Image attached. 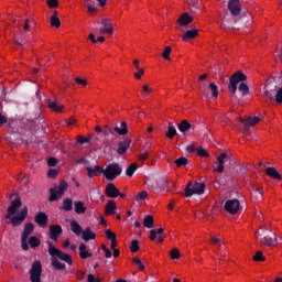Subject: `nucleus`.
Listing matches in <instances>:
<instances>
[{"label": "nucleus", "instance_id": "obj_1", "mask_svg": "<svg viewBox=\"0 0 282 282\" xmlns=\"http://www.w3.org/2000/svg\"><path fill=\"white\" fill-rule=\"evenodd\" d=\"M11 199H12L11 205L7 209L8 214L6 215V219H10V224L12 225V227L17 228V227H20L23 224V221H25V219L29 215V209L26 206H24L18 216H13V215H15L17 210L19 208H21L22 200H21V197L19 196V194H12Z\"/></svg>", "mask_w": 282, "mask_h": 282}, {"label": "nucleus", "instance_id": "obj_2", "mask_svg": "<svg viewBox=\"0 0 282 282\" xmlns=\"http://www.w3.org/2000/svg\"><path fill=\"white\" fill-rule=\"evenodd\" d=\"M48 246V254L52 258V267L56 271H62L66 269V264L72 265L73 259L72 256L68 253L63 252L62 250H58L55 246L52 245V242H47ZM65 262L62 263L61 261Z\"/></svg>", "mask_w": 282, "mask_h": 282}, {"label": "nucleus", "instance_id": "obj_3", "mask_svg": "<svg viewBox=\"0 0 282 282\" xmlns=\"http://www.w3.org/2000/svg\"><path fill=\"white\" fill-rule=\"evenodd\" d=\"M267 91H264V97L267 100H272L275 96V101L282 104V75L278 74L267 80Z\"/></svg>", "mask_w": 282, "mask_h": 282}, {"label": "nucleus", "instance_id": "obj_4", "mask_svg": "<svg viewBox=\"0 0 282 282\" xmlns=\"http://www.w3.org/2000/svg\"><path fill=\"white\" fill-rule=\"evenodd\" d=\"M256 239H260V243L267 247H275L279 243L276 234L268 227L262 230V234L260 231L256 232Z\"/></svg>", "mask_w": 282, "mask_h": 282}, {"label": "nucleus", "instance_id": "obj_5", "mask_svg": "<svg viewBox=\"0 0 282 282\" xmlns=\"http://www.w3.org/2000/svg\"><path fill=\"white\" fill-rule=\"evenodd\" d=\"M67 186L68 184L66 183V181H61L58 186L50 188L51 196L48 200L58 202V199H61L63 195H65V191H67Z\"/></svg>", "mask_w": 282, "mask_h": 282}, {"label": "nucleus", "instance_id": "obj_6", "mask_svg": "<svg viewBox=\"0 0 282 282\" xmlns=\"http://www.w3.org/2000/svg\"><path fill=\"white\" fill-rule=\"evenodd\" d=\"M105 177L109 180V182H113L115 178L119 177L122 173V169L118 163H111L107 165V167L102 171Z\"/></svg>", "mask_w": 282, "mask_h": 282}, {"label": "nucleus", "instance_id": "obj_7", "mask_svg": "<svg viewBox=\"0 0 282 282\" xmlns=\"http://www.w3.org/2000/svg\"><path fill=\"white\" fill-rule=\"evenodd\" d=\"M204 188H205L204 183H198V182L193 183L191 181L185 188V196L192 197V195H203Z\"/></svg>", "mask_w": 282, "mask_h": 282}, {"label": "nucleus", "instance_id": "obj_8", "mask_svg": "<svg viewBox=\"0 0 282 282\" xmlns=\"http://www.w3.org/2000/svg\"><path fill=\"white\" fill-rule=\"evenodd\" d=\"M247 75L243 74L242 72H237L236 74H234L231 77H230V82H229V90L232 93V94H236L237 93V89H238V84L239 83H242V82H246L247 80Z\"/></svg>", "mask_w": 282, "mask_h": 282}, {"label": "nucleus", "instance_id": "obj_9", "mask_svg": "<svg viewBox=\"0 0 282 282\" xmlns=\"http://www.w3.org/2000/svg\"><path fill=\"white\" fill-rule=\"evenodd\" d=\"M42 276V264L40 261H34L30 270V280L31 282H41Z\"/></svg>", "mask_w": 282, "mask_h": 282}, {"label": "nucleus", "instance_id": "obj_10", "mask_svg": "<svg viewBox=\"0 0 282 282\" xmlns=\"http://www.w3.org/2000/svg\"><path fill=\"white\" fill-rule=\"evenodd\" d=\"M32 23V21L30 19H25L24 20V24H23V30L25 31V33H23L22 31H20V33L17 35L14 34V44H17L18 46H20L21 48H23V44L20 42V37L21 40H26L29 37V34L26 33V31H29L30 29V24Z\"/></svg>", "mask_w": 282, "mask_h": 282}, {"label": "nucleus", "instance_id": "obj_11", "mask_svg": "<svg viewBox=\"0 0 282 282\" xmlns=\"http://www.w3.org/2000/svg\"><path fill=\"white\" fill-rule=\"evenodd\" d=\"M240 208V202L237 198L229 199L225 204V210L230 215H236Z\"/></svg>", "mask_w": 282, "mask_h": 282}, {"label": "nucleus", "instance_id": "obj_12", "mask_svg": "<svg viewBox=\"0 0 282 282\" xmlns=\"http://www.w3.org/2000/svg\"><path fill=\"white\" fill-rule=\"evenodd\" d=\"M62 234H63V229L59 225L50 226L48 237L52 241L57 242Z\"/></svg>", "mask_w": 282, "mask_h": 282}, {"label": "nucleus", "instance_id": "obj_13", "mask_svg": "<svg viewBox=\"0 0 282 282\" xmlns=\"http://www.w3.org/2000/svg\"><path fill=\"white\" fill-rule=\"evenodd\" d=\"M34 221L40 228L45 229L48 224V216L44 212H39L34 217Z\"/></svg>", "mask_w": 282, "mask_h": 282}, {"label": "nucleus", "instance_id": "obj_14", "mask_svg": "<svg viewBox=\"0 0 282 282\" xmlns=\"http://www.w3.org/2000/svg\"><path fill=\"white\" fill-rule=\"evenodd\" d=\"M228 160H230V156L227 153H221L218 158H217V164H219V166L216 169L214 167V173H224L225 171V162H228Z\"/></svg>", "mask_w": 282, "mask_h": 282}, {"label": "nucleus", "instance_id": "obj_15", "mask_svg": "<svg viewBox=\"0 0 282 282\" xmlns=\"http://www.w3.org/2000/svg\"><path fill=\"white\" fill-rule=\"evenodd\" d=\"M131 142L132 140L130 138H127L123 141H120L117 150L118 155H126L128 149H130L131 147Z\"/></svg>", "mask_w": 282, "mask_h": 282}, {"label": "nucleus", "instance_id": "obj_16", "mask_svg": "<svg viewBox=\"0 0 282 282\" xmlns=\"http://www.w3.org/2000/svg\"><path fill=\"white\" fill-rule=\"evenodd\" d=\"M106 195L107 197L115 199L116 197H119L120 192L113 183H109L106 187Z\"/></svg>", "mask_w": 282, "mask_h": 282}, {"label": "nucleus", "instance_id": "obj_17", "mask_svg": "<svg viewBox=\"0 0 282 282\" xmlns=\"http://www.w3.org/2000/svg\"><path fill=\"white\" fill-rule=\"evenodd\" d=\"M86 170H87V175L89 178L98 177L99 175H101L102 171H105L99 165H95L94 167L87 166Z\"/></svg>", "mask_w": 282, "mask_h": 282}, {"label": "nucleus", "instance_id": "obj_18", "mask_svg": "<svg viewBox=\"0 0 282 282\" xmlns=\"http://www.w3.org/2000/svg\"><path fill=\"white\" fill-rule=\"evenodd\" d=\"M193 21H194V18H193L189 13L185 12V13H183V14L178 18L177 23H178L181 26H186V25L191 24Z\"/></svg>", "mask_w": 282, "mask_h": 282}, {"label": "nucleus", "instance_id": "obj_19", "mask_svg": "<svg viewBox=\"0 0 282 282\" xmlns=\"http://www.w3.org/2000/svg\"><path fill=\"white\" fill-rule=\"evenodd\" d=\"M236 170H228L226 171V180L224 181L223 178L218 180V184H228V182H234V180H237V176L235 174Z\"/></svg>", "mask_w": 282, "mask_h": 282}, {"label": "nucleus", "instance_id": "obj_20", "mask_svg": "<svg viewBox=\"0 0 282 282\" xmlns=\"http://www.w3.org/2000/svg\"><path fill=\"white\" fill-rule=\"evenodd\" d=\"M82 238L85 242H88L90 240L96 239V234L91 231L90 227H87L83 232H82Z\"/></svg>", "mask_w": 282, "mask_h": 282}, {"label": "nucleus", "instance_id": "obj_21", "mask_svg": "<svg viewBox=\"0 0 282 282\" xmlns=\"http://www.w3.org/2000/svg\"><path fill=\"white\" fill-rule=\"evenodd\" d=\"M228 10L232 17H239L241 13V6L239 3H228Z\"/></svg>", "mask_w": 282, "mask_h": 282}, {"label": "nucleus", "instance_id": "obj_22", "mask_svg": "<svg viewBox=\"0 0 282 282\" xmlns=\"http://www.w3.org/2000/svg\"><path fill=\"white\" fill-rule=\"evenodd\" d=\"M241 123H243L246 127H252L254 124H257L258 122H260V118L259 117H249L247 119H239Z\"/></svg>", "mask_w": 282, "mask_h": 282}, {"label": "nucleus", "instance_id": "obj_23", "mask_svg": "<svg viewBox=\"0 0 282 282\" xmlns=\"http://www.w3.org/2000/svg\"><path fill=\"white\" fill-rule=\"evenodd\" d=\"M79 257L82 260H86L93 257V253L87 251V246L85 243H80L79 246Z\"/></svg>", "mask_w": 282, "mask_h": 282}, {"label": "nucleus", "instance_id": "obj_24", "mask_svg": "<svg viewBox=\"0 0 282 282\" xmlns=\"http://www.w3.org/2000/svg\"><path fill=\"white\" fill-rule=\"evenodd\" d=\"M33 231H34V225L32 223H26L24 225V230L22 232V238L29 239V236H31Z\"/></svg>", "mask_w": 282, "mask_h": 282}, {"label": "nucleus", "instance_id": "obj_25", "mask_svg": "<svg viewBox=\"0 0 282 282\" xmlns=\"http://www.w3.org/2000/svg\"><path fill=\"white\" fill-rule=\"evenodd\" d=\"M115 131L118 133V135H128V124L126 121H122L120 127L116 126Z\"/></svg>", "mask_w": 282, "mask_h": 282}, {"label": "nucleus", "instance_id": "obj_26", "mask_svg": "<svg viewBox=\"0 0 282 282\" xmlns=\"http://www.w3.org/2000/svg\"><path fill=\"white\" fill-rule=\"evenodd\" d=\"M198 35V30L196 29H192V30H188L186 31L184 34H183V41H189V40H193L195 39L196 36Z\"/></svg>", "mask_w": 282, "mask_h": 282}, {"label": "nucleus", "instance_id": "obj_27", "mask_svg": "<svg viewBox=\"0 0 282 282\" xmlns=\"http://www.w3.org/2000/svg\"><path fill=\"white\" fill-rule=\"evenodd\" d=\"M265 173L267 175H269V177H272L273 180H282L281 174L275 167H267Z\"/></svg>", "mask_w": 282, "mask_h": 282}, {"label": "nucleus", "instance_id": "obj_28", "mask_svg": "<svg viewBox=\"0 0 282 282\" xmlns=\"http://www.w3.org/2000/svg\"><path fill=\"white\" fill-rule=\"evenodd\" d=\"M70 229H72L73 234H75L77 237L83 235V228L80 227V225L76 220H72Z\"/></svg>", "mask_w": 282, "mask_h": 282}, {"label": "nucleus", "instance_id": "obj_29", "mask_svg": "<svg viewBox=\"0 0 282 282\" xmlns=\"http://www.w3.org/2000/svg\"><path fill=\"white\" fill-rule=\"evenodd\" d=\"M177 134L176 128L172 122H169V128L167 131L165 133L166 138H169V140H173V138Z\"/></svg>", "mask_w": 282, "mask_h": 282}, {"label": "nucleus", "instance_id": "obj_30", "mask_svg": "<svg viewBox=\"0 0 282 282\" xmlns=\"http://www.w3.org/2000/svg\"><path fill=\"white\" fill-rule=\"evenodd\" d=\"M143 226L147 229H153L154 228V218L152 215H148L144 217Z\"/></svg>", "mask_w": 282, "mask_h": 282}, {"label": "nucleus", "instance_id": "obj_31", "mask_svg": "<svg viewBox=\"0 0 282 282\" xmlns=\"http://www.w3.org/2000/svg\"><path fill=\"white\" fill-rule=\"evenodd\" d=\"M59 209L64 210L65 213H69L73 210V200L70 198H65L63 200V206Z\"/></svg>", "mask_w": 282, "mask_h": 282}, {"label": "nucleus", "instance_id": "obj_32", "mask_svg": "<svg viewBox=\"0 0 282 282\" xmlns=\"http://www.w3.org/2000/svg\"><path fill=\"white\" fill-rule=\"evenodd\" d=\"M116 204L113 200H109L106 205V215H116Z\"/></svg>", "mask_w": 282, "mask_h": 282}, {"label": "nucleus", "instance_id": "obj_33", "mask_svg": "<svg viewBox=\"0 0 282 282\" xmlns=\"http://www.w3.org/2000/svg\"><path fill=\"white\" fill-rule=\"evenodd\" d=\"M75 213L77 215H84L86 213V207L82 200L75 202Z\"/></svg>", "mask_w": 282, "mask_h": 282}, {"label": "nucleus", "instance_id": "obj_34", "mask_svg": "<svg viewBox=\"0 0 282 282\" xmlns=\"http://www.w3.org/2000/svg\"><path fill=\"white\" fill-rule=\"evenodd\" d=\"M193 126L187 121V120H182L180 123H178V130L181 132H186L188 131Z\"/></svg>", "mask_w": 282, "mask_h": 282}, {"label": "nucleus", "instance_id": "obj_35", "mask_svg": "<svg viewBox=\"0 0 282 282\" xmlns=\"http://www.w3.org/2000/svg\"><path fill=\"white\" fill-rule=\"evenodd\" d=\"M101 24L104 25V28L106 29L108 34H112L113 33V29H112V22L109 19H104Z\"/></svg>", "mask_w": 282, "mask_h": 282}, {"label": "nucleus", "instance_id": "obj_36", "mask_svg": "<svg viewBox=\"0 0 282 282\" xmlns=\"http://www.w3.org/2000/svg\"><path fill=\"white\" fill-rule=\"evenodd\" d=\"M187 4L192 8L191 11L195 13L198 9H200V4L198 0H186Z\"/></svg>", "mask_w": 282, "mask_h": 282}, {"label": "nucleus", "instance_id": "obj_37", "mask_svg": "<svg viewBox=\"0 0 282 282\" xmlns=\"http://www.w3.org/2000/svg\"><path fill=\"white\" fill-rule=\"evenodd\" d=\"M169 184H170V181L167 177H165V176L159 177L158 185L160 188H167Z\"/></svg>", "mask_w": 282, "mask_h": 282}, {"label": "nucleus", "instance_id": "obj_38", "mask_svg": "<svg viewBox=\"0 0 282 282\" xmlns=\"http://www.w3.org/2000/svg\"><path fill=\"white\" fill-rule=\"evenodd\" d=\"M174 162H175L177 169H182V166H187L188 159L185 156H182L180 159H176Z\"/></svg>", "mask_w": 282, "mask_h": 282}, {"label": "nucleus", "instance_id": "obj_39", "mask_svg": "<svg viewBox=\"0 0 282 282\" xmlns=\"http://www.w3.org/2000/svg\"><path fill=\"white\" fill-rule=\"evenodd\" d=\"M253 197L258 199V202H262L263 199V188L262 187H256L253 191Z\"/></svg>", "mask_w": 282, "mask_h": 282}, {"label": "nucleus", "instance_id": "obj_40", "mask_svg": "<svg viewBox=\"0 0 282 282\" xmlns=\"http://www.w3.org/2000/svg\"><path fill=\"white\" fill-rule=\"evenodd\" d=\"M29 245L32 249H36L40 247L41 241L35 236H32L29 239Z\"/></svg>", "mask_w": 282, "mask_h": 282}, {"label": "nucleus", "instance_id": "obj_41", "mask_svg": "<svg viewBox=\"0 0 282 282\" xmlns=\"http://www.w3.org/2000/svg\"><path fill=\"white\" fill-rule=\"evenodd\" d=\"M137 169H138L137 163H131V164L127 167V171H126L127 175H128L129 177H131L132 175H134Z\"/></svg>", "mask_w": 282, "mask_h": 282}, {"label": "nucleus", "instance_id": "obj_42", "mask_svg": "<svg viewBox=\"0 0 282 282\" xmlns=\"http://www.w3.org/2000/svg\"><path fill=\"white\" fill-rule=\"evenodd\" d=\"M48 107L54 110V111H57V112H62L63 110V106H58L55 101L48 99Z\"/></svg>", "mask_w": 282, "mask_h": 282}, {"label": "nucleus", "instance_id": "obj_43", "mask_svg": "<svg viewBox=\"0 0 282 282\" xmlns=\"http://www.w3.org/2000/svg\"><path fill=\"white\" fill-rule=\"evenodd\" d=\"M57 11L54 12V15L51 17V25L54 28H59L61 26V20L56 17Z\"/></svg>", "mask_w": 282, "mask_h": 282}, {"label": "nucleus", "instance_id": "obj_44", "mask_svg": "<svg viewBox=\"0 0 282 282\" xmlns=\"http://www.w3.org/2000/svg\"><path fill=\"white\" fill-rule=\"evenodd\" d=\"M102 132L105 135H115V127H110L108 124H106L102 129Z\"/></svg>", "mask_w": 282, "mask_h": 282}, {"label": "nucleus", "instance_id": "obj_45", "mask_svg": "<svg viewBox=\"0 0 282 282\" xmlns=\"http://www.w3.org/2000/svg\"><path fill=\"white\" fill-rule=\"evenodd\" d=\"M239 90L242 93L243 96H247L250 93V88L246 83L240 84Z\"/></svg>", "mask_w": 282, "mask_h": 282}, {"label": "nucleus", "instance_id": "obj_46", "mask_svg": "<svg viewBox=\"0 0 282 282\" xmlns=\"http://www.w3.org/2000/svg\"><path fill=\"white\" fill-rule=\"evenodd\" d=\"M253 260L256 262H264L265 261V257L263 256L262 251H257L256 256L253 257Z\"/></svg>", "mask_w": 282, "mask_h": 282}, {"label": "nucleus", "instance_id": "obj_47", "mask_svg": "<svg viewBox=\"0 0 282 282\" xmlns=\"http://www.w3.org/2000/svg\"><path fill=\"white\" fill-rule=\"evenodd\" d=\"M139 250H140L139 241L138 240H132L131 246H130V251L132 253H137Z\"/></svg>", "mask_w": 282, "mask_h": 282}, {"label": "nucleus", "instance_id": "obj_48", "mask_svg": "<svg viewBox=\"0 0 282 282\" xmlns=\"http://www.w3.org/2000/svg\"><path fill=\"white\" fill-rule=\"evenodd\" d=\"M170 256H171L172 260H178L181 257V252L177 248H174L171 250Z\"/></svg>", "mask_w": 282, "mask_h": 282}, {"label": "nucleus", "instance_id": "obj_49", "mask_svg": "<svg viewBox=\"0 0 282 282\" xmlns=\"http://www.w3.org/2000/svg\"><path fill=\"white\" fill-rule=\"evenodd\" d=\"M209 87H210V89H212V91H213V97H215V98H217L218 97V86L214 83V82H212L210 84H209Z\"/></svg>", "mask_w": 282, "mask_h": 282}, {"label": "nucleus", "instance_id": "obj_50", "mask_svg": "<svg viewBox=\"0 0 282 282\" xmlns=\"http://www.w3.org/2000/svg\"><path fill=\"white\" fill-rule=\"evenodd\" d=\"M196 153L200 155V158H209V153L207 152L206 149H203V148L196 149Z\"/></svg>", "mask_w": 282, "mask_h": 282}, {"label": "nucleus", "instance_id": "obj_51", "mask_svg": "<svg viewBox=\"0 0 282 282\" xmlns=\"http://www.w3.org/2000/svg\"><path fill=\"white\" fill-rule=\"evenodd\" d=\"M148 197V192L145 191H142V192H139L137 197H135V200L139 202V200H143V199H147Z\"/></svg>", "mask_w": 282, "mask_h": 282}, {"label": "nucleus", "instance_id": "obj_52", "mask_svg": "<svg viewBox=\"0 0 282 282\" xmlns=\"http://www.w3.org/2000/svg\"><path fill=\"white\" fill-rule=\"evenodd\" d=\"M142 96L144 97V98H148L149 97V94L152 91V88L151 87H149L148 85H144L143 87H142Z\"/></svg>", "mask_w": 282, "mask_h": 282}, {"label": "nucleus", "instance_id": "obj_53", "mask_svg": "<svg viewBox=\"0 0 282 282\" xmlns=\"http://www.w3.org/2000/svg\"><path fill=\"white\" fill-rule=\"evenodd\" d=\"M21 248H22L23 251L29 250L28 238L21 237Z\"/></svg>", "mask_w": 282, "mask_h": 282}, {"label": "nucleus", "instance_id": "obj_54", "mask_svg": "<svg viewBox=\"0 0 282 282\" xmlns=\"http://www.w3.org/2000/svg\"><path fill=\"white\" fill-rule=\"evenodd\" d=\"M172 52V47L171 46H166L164 52L162 53V56L165 58V59H170V54Z\"/></svg>", "mask_w": 282, "mask_h": 282}, {"label": "nucleus", "instance_id": "obj_55", "mask_svg": "<svg viewBox=\"0 0 282 282\" xmlns=\"http://www.w3.org/2000/svg\"><path fill=\"white\" fill-rule=\"evenodd\" d=\"M59 171L56 169H51L47 173L48 177H51L52 180H54L57 175H58Z\"/></svg>", "mask_w": 282, "mask_h": 282}, {"label": "nucleus", "instance_id": "obj_56", "mask_svg": "<svg viewBox=\"0 0 282 282\" xmlns=\"http://www.w3.org/2000/svg\"><path fill=\"white\" fill-rule=\"evenodd\" d=\"M106 237H107L110 241L117 239V236H116L110 229H107V231H106Z\"/></svg>", "mask_w": 282, "mask_h": 282}, {"label": "nucleus", "instance_id": "obj_57", "mask_svg": "<svg viewBox=\"0 0 282 282\" xmlns=\"http://www.w3.org/2000/svg\"><path fill=\"white\" fill-rule=\"evenodd\" d=\"M47 6L53 9V8H57L58 7V0H47L46 1Z\"/></svg>", "mask_w": 282, "mask_h": 282}, {"label": "nucleus", "instance_id": "obj_58", "mask_svg": "<svg viewBox=\"0 0 282 282\" xmlns=\"http://www.w3.org/2000/svg\"><path fill=\"white\" fill-rule=\"evenodd\" d=\"M90 138L88 137V138H84V137H82V135H78V143L79 144H88V142H90Z\"/></svg>", "mask_w": 282, "mask_h": 282}, {"label": "nucleus", "instance_id": "obj_59", "mask_svg": "<svg viewBox=\"0 0 282 282\" xmlns=\"http://www.w3.org/2000/svg\"><path fill=\"white\" fill-rule=\"evenodd\" d=\"M101 248H102V250L105 252V257L107 259H110L112 257V252L105 245H102Z\"/></svg>", "mask_w": 282, "mask_h": 282}, {"label": "nucleus", "instance_id": "obj_60", "mask_svg": "<svg viewBox=\"0 0 282 282\" xmlns=\"http://www.w3.org/2000/svg\"><path fill=\"white\" fill-rule=\"evenodd\" d=\"M76 84L86 86L88 84V82L86 79H82L80 77H76L75 78Z\"/></svg>", "mask_w": 282, "mask_h": 282}, {"label": "nucleus", "instance_id": "obj_61", "mask_svg": "<svg viewBox=\"0 0 282 282\" xmlns=\"http://www.w3.org/2000/svg\"><path fill=\"white\" fill-rule=\"evenodd\" d=\"M47 164L48 166H56L57 160L55 158H50Z\"/></svg>", "mask_w": 282, "mask_h": 282}, {"label": "nucleus", "instance_id": "obj_62", "mask_svg": "<svg viewBox=\"0 0 282 282\" xmlns=\"http://www.w3.org/2000/svg\"><path fill=\"white\" fill-rule=\"evenodd\" d=\"M138 70H139L138 73H134V77L137 79H141L142 75L144 74V69L140 68Z\"/></svg>", "mask_w": 282, "mask_h": 282}, {"label": "nucleus", "instance_id": "obj_63", "mask_svg": "<svg viewBox=\"0 0 282 282\" xmlns=\"http://www.w3.org/2000/svg\"><path fill=\"white\" fill-rule=\"evenodd\" d=\"M87 9L89 12H96L97 8L95 7V3H88Z\"/></svg>", "mask_w": 282, "mask_h": 282}, {"label": "nucleus", "instance_id": "obj_64", "mask_svg": "<svg viewBox=\"0 0 282 282\" xmlns=\"http://www.w3.org/2000/svg\"><path fill=\"white\" fill-rule=\"evenodd\" d=\"M88 282H99V280L94 274H88Z\"/></svg>", "mask_w": 282, "mask_h": 282}]
</instances>
